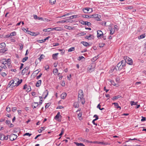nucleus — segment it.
Segmentation results:
<instances>
[{"label": "nucleus", "instance_id": "nucleus-2", "mask_svg": "<svg viewBox=\"0 0 146 146\" xmlns=\"http://www.w3.org/2000/svg\"><path fill=\"white\" fill-rule=\"evenodd\" d=\"M124 58L125 59V60L126 61V62L128 64L130 65L132 64L133 60L131 58L127 56L124 57Z\"/></svg>", "mask_w": 146, "mask_h": 146}, {"label": "nucleus", "instance_id": "nucleus-63", "mask_svg": "<svg viewBox=\"0 0 146 146\" xmlns=\"http://www.w3.org/2000/svg\"><path fill=\"white\" fill-rule=\"evenodd\" d=\"M17 110V108L16 107L13 108H12V111L14 112L16 111Z\"/></svg>", "mask_w": 146, "mask_h": 146}, {"label": "nucleus", "instance_id": "nucleus-40", "mask_svg": "<svg viewBox=\"0 0 146 146\" xmlns=\"http://www.w3.org/2000/svg\"><path fill=\"white\" fill-rule=\"evenodd\" d=\"M9 106H7L6 108V110L8 112H9L11 111V109L10 107H9Z\"/></svg>", "mask_w": 146, "mask_h": 146}, {"label": "nucleus", "instance_id": "nucleus-59", "mask_svg": "<svg viewBox=\"0 0 146 146\" xmlns=\"http://www.w3.org/2000/svg\"><path fill=\"white\" fill-rule=\"evenodd\" d=\"M77 146H80L81 143H78L76 142H74V143Z\"/></svg>", "mask_w": 146, "mask_h": 146}, {"label": "nucleus", "instance_id": "nucleus-22", "mask_svg": "<svg viewBox=\"0 0 146 146\" xmlns=\"http://www.w3.org/2000/svg\"><path fill=\"white\" fill-rule=\"evenodd\" d=\"M7 50V48L0 49V53H4Z\"/></svg>", "mask_w": 146, "mask_h": 146}, {"label": "nucleus", "instance_id": "nucleus-16", "mask_svg": "<svg viewBox=\"0 0 146 146\" xmlns=\"http://www.w3.org/2000/svg\"><path fill=\"white\" fill-rule=\"evenodd\" d=\"M48 91L47 90H46L43 93L42 96H43L44 95H45V96L44 97V99H45L47 96L48 95Z\"/></svg>", "mask_w": 146, "mask_h": 146}, {"label": "nucleus", "instance_id": "nucleus-49", "mask_svg": "<svg viewBox=\"0 0 146 146\" xmlns=\"http://www.w3.org/2000/svg\"><path fill=\"white\" fill-rule=\"evenodd\" d=\"M93 117L96 118V119H94V120H97L98 119V117L97 115H94Z\"/></svg>", "mask_w": 146, "mask_h": 146}, {"label": "nucleus", "instance_id": "nucleus-17", "mask_svg": "<svg viewBox=\"0 0 146 146\" xmlns=\"http://www.w3.org/2000/svg\"><path fill=\"white\" fill-rule=\"evenodd\" d=\"M100 16V15L97 14H94V18L97 21H100V19L99 18L98 16Z\"/></svg>", "mask_w": 146, "mask_h": 146}, {"label": "nucleus", "instance_id": "nucleus-10", "mask_svg": "<svg viewBox=\"0 0 146 146\" xmlns=\"http://www.w3.org/2000/svg\"><path fill=\"white\" fill-rule=\"evenodd\" d=\"M15 82V81L14 80H11L8 84L9 85V87L11 86V88H13V87H14V83Z\"/></svg>", "mask_w": 146, "mask_h": 146}, {"label": "nucleus", "instance_id": "nucleus-48", "mask_svg": "<svg viewBox=\"0 0 146 146\" xmlns=\"http://www.w3.org/2000/svg\"><path fill=\"white\" fill-rule=\"evenodd\" d=\"M85 59V58L83 56H80L79 57H78V60H82V59Z\"/></svg>", "mask_w": 146, "mask_h": 146}, {"label": "nucleus", "instance_id": "nucleus-5", "mask_svg": "<svg viewBox=\"0 0 146 146\" xmlns=\"http://www.w3.org/2000/svg\"><path fill=\"white\" fill-rule=\"evenodd\" d=\"M82 10L84 13H88V12H90V13L92 12V9L88 7H86L83 9Z\"/></svg>", "mask_w": 146, "mask_h": 146}, {"label": "nucleus", "instance_id": "nucleus-54", "mask_svg": "<svg viewBox=\"0 0 146 146\" xmlns=\"http://www.w3.org/2000/svg\"><path fill=\"white\" fill-rule=\"evenodd\" d=\"M42 75V73H40V74L38 76H37V77H36V79H37L38 80V79Z\"/></svg>", "mask_w": 146, "mask_h": 146}, {"label": "nucleus", "instance_id": "nucleus-41", "mask_svg": "<svg viewBox=\"0 0 146 146\" xmlns=\"http://www.w3.org/2000/svg\"><path fill=\"white\" fill-rule=\"evenodd\" d=\"M19 46H20L19 50H22L23 48V45L21 43H20L19 44Z\"/></svg>", "mask_w": 146, "mask_h": 146}, {"label": "nucleus", "instance_id": "nucleus-25", "mask_svg": "<svg viewBox=\"0 0 146 146\" xmlns=\"http://www.w3.org/2000/svg\"><path fill=\"white\" fill-rule=\"evenodd\" d=\"M5 135L2 133H0V139L1 140H5Z\"/></svg>", "mask_w": 146, "mask_h": 146}, {"label": "nucleus", "instance_id": "nucleus-30", "mask_svg": "<svg viewBox=\"0 0 146 146\" xmlns=\"http://www.w3.org/2000/svg\"><path fill=\"white\" fill-rule=\"evenodd\" d=\"M51 30V28H48L47 29H44L43 31L44 32H50Z\"/></svg>", "mask_w": 146, "mask_h": 146}, {"label": "nucleus", "instance_id": "nucleus-45", "mask_svg": "<svg viewBox=\"0 0 146 146\" xmlns=\"http://www.w3.org/2000/svg\"><path fill=\"white\" fill-rule=\"evenodd\" d=\"M110 34L111 35H113L114 32V31H113L112 28H111L110 30Z\"/></svg>", "mask_w": 146, "mask_h": 146}, {"label": "nucleus", "instance_id": "nucleus-34", "mask_svg": "<svg viewBox=\"0 0 146 146\" xmlns=\"http://www.w3.org/2000/svg\"><path fill=\"white\" fill-rule=\"evenodd\" d=\"M75 50V48L74 47H72L69 49L68 50V52H72L73 51Z\"/></svg>", "mask_w": 146, "mask_h": 146}, {"label": "nucleus", "instance_id": "nucleus-1", "mask_svg": "<svg viewBox=\"0 0 146 146\" xmlns=\"http://www.w3.org/2000/svg\"><path fill=\"white\" fill-rule=\"evenodd\" d=\"M126 61L125 60H122L119 63L117 66H114L112 67L113 69V71L115 69L116 71H119L121 70L125 65Z\"/></svg>", "mask_w": 146, "mask_h": 146}, {"label": "nucleus", "instance_id": "nucleus-56", "mask_svg": "<svg viewBox=\"0 0 146 146\" xmlns=\"http://www.w3.org/2000/svg\"><path fill=\"white\" fill-rule=\"evenodd\" d=\"M110 82H111V84L114 86H115L116 84H115L114 81L113 80H111L110 81Z\"/></svg>", "mask_w": 146, "mask_h": 146}, {"label": "nucleus", "instance_id": "nucleus-36", "mask_svg": "<svg viewBox=\"0 0 146 146\" xmlns=\"http://www.w3.org/2000/svg\"><path fill=\"white\" fill-rule=\"evenodd\" d=\"M137 102H135L134 101H131V106H133V105H137Z\"/></svg>", "mask_w": 146, "mask_h": 146}, {"label": "nucleus", "instance_id": "nucleus-35", "mask_svg": "<svg viewBox=\"0 0 146 146\" xmlns=\"http://www.w3.org/2000/svg\"><path fill=\"white\" fill-rule=\"evenodd\" d=\"M145 34H144L142 35H140L139 36V39L141 38H143L145 37Z\"/></svg>", "mask_w": 146, "mask_h": 146}, {"label": "nucleus", "instance_id": "nucleus-37", "mask_svg": "<svg viewBox=\"0 0 146 146\" xmlns=\"http://www.w3.org/2000/svg\"><path fill=\"white\" fill-rule=\"evenodd\" d=\"M77 16L78 15H72L70 16L69 17V18L71 19H73L74 18H76L77 17Z\"/></svg>", "mask_w": 146, "mask_h": 146}, {"label": "nucleus", "instance_id": "nucleus-20", "mask_svg": "<svg viewBox=\"0 0 146 146\" xmlns=\"http://www.w3.org/2000/svg\"><path fill=\"white\" fill-rule=\"evenodd\" d=\"M58 54V53H56L54 54H53L52 55V57L53 59L56 60L57 59V56Z\"/></svg>", "mask_w": 146, "mask_h": 146}, {"label": "nucleus", "instance_id": "nucleus-28", "mask_svg": "<svg viewBox=\"0 0 146 146\" xmlns=\"http://www.w3.org/2000/svg\"><path fill=\"white\" fill-rule=\"evenodd\" d=\"M113 104L116 107V108H119L120 109H121V107L119 106L118 103H114Z\"/></svg>", "mask_w": 146, "mask_h": 146}, {"label": "nucleus", "instance_id": "nucleus-11", "mask_svg": "<svg viewBox=\"0 0 146 146\" xmlns=\"http://www.w3.org/2000/svg\"><path fill=\"white\" fill-rule=\"evenodd\" d=\"M18 81H16V82L14 83L15 86H18L22 82L23 80L22 79L19 80L18 78L17 79Z\"/></svg>", "mask_w": 146, "mask_h": 146}, {"label": "nucleus", "instance_id": "nucleus-43", "mask_svg": "<svg viewBox=\"0 0 146 146\" xmlns=\"http://www.w3.org/2000/svg\"><path fill=\"white\" fill-rule=\"evenodd\" d=\"M56 0H50V3L52 4H54L56 2Z\"/></svg>", "mask_w": 146, "mask_h": 146}, {"label": "nucleus", "instance_id": "nucleus-38", "mask_svg": "<svg viewBox=\"0 0 146 146\" xmlns=\"http://www.w3.org/2000/svg\"><path fill=\"white\" fill-rule=\"evenodd\" d=\"M45 57V56L43 54H42L40 56L39 58H38V59L40 60L41 61V60L44 58Z\"/></svg>", "mask_w": 146, "mask_h": 146}, {"label": "nucleus", "instance_id": "nucleus-15", "mask_svg": "<svg viewBox=\"0 0 146 146\" xmlns=\"http://www.w3.org/2000/svg\"><path fill=\"white\" fill-rule=\"evenodd\" d=\"M34 18L35 19H38V20H41L43 21V18L42 17H38L36 15H33Z\"/></svg>", "mask_w": 146, "mask_h": 146}, {"label": "nucleus", "instance_id": "nucleus-50", "mask_svg": "<svg viewBox=\"0 0 146 146\" xmlns=\"http://www.w3.org/2000/svg\"><path fill=\"white\" fill-rule=\"evenodd\" d=\"M61 85L62 86H64L65 84V82L64 81H61Z\"/></svg>", "mask_w": 146, "mask_h": 146}, {"label": "nucleus", "instance_id": "nucleus-18", "mask_svg": "<svg viewBox=\"0 0 146 146\" xmlns=\"http://www.w3.org/2000/svg\"><path fill=\"white\" fill-rule=\"evenodd\" d=\"M6 44L5 42H2L0 44V48H5Z\"/></svg>", "mask_w": 146, "mask_h": 146}, {"label": "nucleus", "instance_id": "nucleus-62", "mask_svg": "<svg viewBox=\"0 0 146 146\" xmlns=\"http://www.w3.org/2000/svg\"><path fill=\"white\" fill-rule=\"evenodd\" d=\"M3 61L2 63V64H3V65H6V64H7V63H8L7 61Z\"/></svg>", "mask_w": 146, "mask_h": 146}, {"label": "nucleus", "instance_id": "nucleus-32", "mask_svg": "<svg viewBox=\"0 0 146 146\" xmlns=\"http://www.w3.org/2000/svg\"><path fill=\"white\" fill-rule=\"evenodd\" d=\"M28 59V57L27 56H26L25 58H24L22 61L23 62H24L25 61H27Z\"/></svg>", "mask_w": 146, "mask_h": 146}, {"label": "nucleus", "instance_id": "nucleus-44", "mask_svg": "<svg viewBox=\"0 0 146 146\" xmlns=\"http://www.w3.org/2000/svg\"><path fill=\"white\" fill-rule=\"evenodd\" d=\"M51 103H49L46 104V105L45 106V108L46 109L48 108L50 105Z\"/></svg>", "mask_w": 146, "mask_h": 146}, {"label": "nucleus", "instance_id": "nucleus-26", "mask_svg": "<svg viewBox=\"0 0 146 146\" xmlns=\"http://www.w3.org/2000/svg\"><path fill=\"white\" fill-rule=\"evenodd\" d=\"M88 71L90 72H91L94 71V70L95 68L94 67H93L92 66H91V67L89 68L88 67Z\"/></svg>", "mask_w": 146, "mask_h": 146}, {"label": "nucleus", "instance_id": "nucleus-6", "mask_svg": "<svg viewBox=\"0 0 146 146\" xmlns=\"http://www.w3.org/2000/svg\"><path fill=\"white\" fill-rule=\"evenodd\" d=\"M80 22L81 24L83 25H87L89 27H90L91 25V23L88 21H84L82 20H81Z\"/></svg>", "mask_w": 146, "mask_h": 146}, {"label": "nucleus", "instance_id": "nucleus-58", "mask_svg": "<svg viewBox=\"0 0 146 146\" xmlns=\"http://www.w3.org/2000/svg\"><path fill=\"white\" fill-rule=\"evenodd\" d=\"M1 75L3 77L7 75V74L5 72H1Z\"/></svg>", "mask_w": 146, "mask_h": 146}, {"label": "nucleus", "instance_id": "nucleus-47", "mask_svg": "<svg viewBox=\"0 0 146 146\" xmlns=\"http://www.w3.org/2000/svg\"><path fill=\"white\" fill-rule=\"evenodd\" d=\"M53 73H57L58 72V70L57 68H55L54 69L53 71Z\"/></svg>", "mask_w": 146, "mask_h": 146}, {"label": "nucleus", "instance_id": "nucleus-12", "mask_svg": "<svg viewBox=\"0 0 146 146\" xmlns=\"http://www.w3.org/2000/svg\"><path fill=\"white\" fill-rule=\"evenodd\" d=\"M38 103L37 102H35L32 104V106L33 109L34 108H36L37 107H38Z\"/></svg>", "mask_w": 146, "mask_h": 146}, {"label": "nucleus", "instance_id": "nucleus-53", "mask_svg": "<svg viewBox=\"0 0 146 146\" xmlns=\"http://www.w3.org/2000/svg\"><path fill=\"white\" fill-rule=\"evenodd\" d=\"M31 135H32L31 134H30L29 133H25L23 135V136H25L26 135H28V136H31Z\"/></svg>", "mask_w": 146, "mask_h": 146}, {"label": "nucleus", "instance_id": "nucleus-13", "mask_svg": "<svg viewBox=\"0 0 146 146\" xmlns=\"http://www.w3.org/2000/svg\"><path fill=\"white\" fill-rule=\"evenodd\" d=\"M29 68L27 66L25 68L22 70L21 72L22 75H24L25 73L27 72L28 71V70L29 69Z\"/></svg>", "mask_w": 146, "mask_h": 146}, {"label": "nucleus", "instance_id": "nucleus-31", "mask_svg": "<svg viewBox=\"0 0 146 146\" xmlns=\"http://www.w3.org/2000/svg\"><path fill=\"white\" fill-rule=\"evenodd\" d=\"M82 17H83L84 18H90V15H88L83 14V15H82Z\"/></svg>", "mask_w": 146, "mask_h": 146}, {"label": "nucleus", "instance_id": "nucleus-39", "mask_svg": "<svg viewBox=\"0 0 146 146\" xmlns=\"http://www.w3.org/2000/svg\"><path fill=\"white\" fill-rule=\"evenodd\" d=\"M64 128H62V129L61 133L59 135V136H61V135H62V134H63V133H64Z\"/></svg>", "mask_w": 146, "mask_h": 146}, {"label": "nucleus", "instance_id": "nucleus-46", "mask_svg": "<svg viewBox=\"0 0 146 146\" xmlns=\"http://www.w3.org/2000/svg\"><path fill=\"white\" fill-rule=\"evenodd\" d=\"M58 76L59 77V79L60 80H61L62 78L63 77L62 76L60 73L58 74Z\"/></svg>", "mask_w": 146, "mask_h": 146}, {"label": "nucleus", "instance_id": "nucleus-9", "mask_svg": "<svg viewBox=\"0 0 146 146\" xmlns=\"http://www.w3.org/2000/svg\"><path fill=\"white\" fill-rule=\"evenodd\" d=\"M97 37L99 38V37H100L101 36L103 35V33L101 31L98 30L97 31Z\"/></svg>", "mask_w": 146, "mask_h": 146}, {"label": "nucleus", "instance_id": "nucleus-14", "mask_svg": "<svg viewBox=\"0 0 146 146\" xmlns=\"http://www.w3.org/2000/svg\"><path fill=\"white\" fill-rule=\"evenodd\" d=\"M28 33L30 34V35L32 36H36L39 34V33H35L31 32L30 31H28Z\"/></svg>", "mask_w": 146, "mask_h": 146}, {"label": "nucleus", "instance_id": "nucleus-42", "mask_svg": "<svg viewBox=\"0 0 146 146\" xmlns=\"http://www.w3.org/2000/svg\"><path fill=\"white\" fill-rule=\"evenodd\" d=\"M94 143H97L98 144H103L104 143L102 142H99V141H94L93 142Z\"/></svg>", "mask_w": 146, "mask_h": 146}, {"label": "nucleus", "instance_id": "nucleus-7", "mask_svg": "<svg viewBox=\"0 0 146 146\" xmlns=\"http://www.w3.org/2000/svg\"><path fill=\"white\" fill-rule=\"evenodd\" d=\"M23 89L24 90H26V91L27 92H30L31 90V86H29L27 87V85L26 84H25L24 85Z\"/></svg>", "mask_w": 146, "mask_h": 146}, {"label": "nucleus", "instance_id": "nucleus-61", "mask_svg": "<svg viewBox=\"0 0 146 146\" xmlns=\"http://www.w3.org/2000/svg\"><path fill=\"white\" fill-rule=\"evenodd\" d=\"M82 115V113H79L78 114V118H80L81 117Z\"/></svg>", "mask_w": 146, "mask_h": 146}, {"label": "nucleus", "instance_id": "nucleus-24", "mask_svg": "<svg viewBox=\"0 0 146 146\" xmlns=\"http://www.w3.org/2000/svg\"><path fill=\"white\" fill-rule=\"evenodd\" d=\"M73 106L75 108H78L79 107V105L78 102H75L73 105Z\"/></svg>", "mask_w": 146, "mask_h": 146}, {"label": "nucleus", "instance_id": "nucleus-23", "mask_svg": "<svg viewBox=\"0 0 146 146\" xmlns=\"http://www.w3.org/2000/svg\"><path fill=\"white\" fill-rule=\"evenodd\" d=\"M67 95V94L66 93H63L61 95V98L62 99H64L66 97Z\"/></svg>", "mask_w": 146, "mask_h": 146}, {"label": "nucleus", "instance_id": "nucleus-8", "mask_svg": "<svg viewBox=\"0 0 146 146\" xmlns=\"http://www.w3.org/2000/svg\"><path fill=\"white\" fill-rule=\"evenodd\" d=\"M83 97V92L82 90H80L78 93V99L82 98Z\"/></svg>", "mask_w": 146, "mask_h": 146}, {"label": "nucleus", "instance_id": "nucleus-33", "mask_svg": "<svg viewBox=\"0 0 146 146\" xmlns=\"http://www.w3.org/2000/svg\"><path fill=\"white\" fill-rule=\"evenodd\" d=\"M80 100L81 101V103L82 105H84L85 103V101L84 98H80Z\"/></svg>", "mask_w": 146, "mask_h": 146}, {"label": "nucleus", "instance_id": "nucleus-60", "mask_svg": "<svg viewBox=\"0 0 146 146\" xmlns=\"http://www.w3.org/2000/svg\"><path fill=\"white\" fill-rule=\"evenodd\" d=\"M142 118L141 120V121H144L146 120V117L142 116Z\"/></svg>", "mask_w": 146, "mask_h": 146}, {"label": "nucleus", "instance_id": "nucleus-52", "mask_svg": "<svg viewBox=\"0 0 146 146\" xmlns=\"http://www.w3.org/2000/svg\"><path fill=\"white\" fill-rule=\"evenodd\" d=\"M16 33L15 32H13L11 33L10 34L11 36H15L16 35Z\"/></svg>", "mask_w": 146, "mask_h": 146}, {"label": "nucleus", "instance_id": "nucleus-3", "mask_svg": "<svg viewBox=\"0 0 146 146\" xmlns=\"http://www.w3.org/2000/svg\"><path fill=\"white\" fill-rule=\"evenodd\" d=\"M17 137L16 135L12 133L9 136V138L10 139L13 141L16 139Z\"/></svg>", "mask_w": 146, "mask_h": 146}, {"label": "nucleus", "instance_id": "nucleus-27", "mask_svg": "<svg viewBox=\"0 0 146 146\" xmlns=\"http://www.w3.org/2000/svg\"><path fill=\"white\" fill-rule=\"evenodd\" d=\"M81 43L83 44L85 46H87L88 45H90V44H88V42H84V41H82L81 42Z\"/></svg>", "mask_w": 146, "mask_h": 146}, {"label": "nucleus", "instance_id": "nucleus-29", "mask_svg": "<svg viewBox=\"0 0 146 146\" xmlns=\"http://www.w3.org/2000/svg\"><path fill=\"white\" fill-rule=\"evenodd\" d=\"M65 28L67 29H69V30H72L73 29V28L72 27H70V26H67V25H65L64 27Z\"/></svg>", "mask_w": 146, "mask_h": 146}, {"label": "nucleus", "instance_id": "nucleus-51", "mask_svg": "<svg viewBox=\"0 0 146 146\" xmlns=\"http://www.w3.org/2000/svg\"><path fill=\"white\" fill-rule=\"evenodd\" d=\"M93 37L94 36H93V35H90L89 36H88V38H89V39H91L93 38Z\"/></svg>", "mask_w": 146, "mask_h": 146}, {"label": "nucleus", "instance_id": "nucleus-64", "mask_svg": "<svg viewBox=\"0 0 146 146\" xmlns=\"http://www.w3.org/2000/svg\"><path fill=\"white\" fill-rule=\"evenodd\" d=\"M114 29H116L117 31L119 29V28H118V27L117 25H115L114 26Z\"/></svg>", "mask_w": 146, "mask_h": 146}, {"label": "nucleus", "instance_id": "nucleus-55", "mask_svg": "<svg viewBox=\"0 0 146 146\" xmlns=\"http://www.w3.org/2000/svg\"><path fill=\"white\" fill-rule=\"evenodd\" d=\"M60 52L61 54L62 55L64 53V49H62L61 50H60Z\"/></svg>", "mask_w": 146, "mask_h": 146}, {"label": "nucleus", "instance_id": "nucleus-57", "mask_svg": "<svg viewBox=\"0 0 146 146\" xmlns=\"http://www.w3.org/2000/svg\"><path fill=\"white\" fill-rule=\"evenodd\" d=\"M106 22H101L100 23L102 25L106 26Z\"/></svg>", "mask_w": 146, "mask_h": 146}, {"label": "nucleus", "instance_id": "nucleus-4", "mask_svg": "<svg viewBox=\"0 0 146 146\" xmlns=\"http://www.w3.org/2000/svg\"><path fill=\"white\" fill-rule=\"evenodd\" d=\"M60 117H61L62 116L60 115V113L59 112H58L56 115L55 116L54 119L57 121L60 122L61 121V119L59 118Z\"/></svg>", "mask_w": 146, "mask_h": 146}, {"label": "nucleus", "instance_id": "nucleus-21", "mask_svg": "<svg viewBox=\"0 0 146 146\" xmlns=\"http://www.w3.org/2000/svg\"><path fill=\"white\" fill-rule=\"evenodd\" d=\"M55 30L56 31H61V28L59 27H55V28H51V30Z\"/></svg>", "mask_w": 146, "mask_h": 146}, {"label": "nucleus", "instance_id": "nucleus-19", "mask_svg": "<svg viewBox=\"0 0 146 146\" xmlns=\"http://www.w3.org/2000/svg\"><path fill=\"white\" fill-rule=\"evenodd\" d=\"M42 81L41 80H38L36 82V87H39L41 85Z\"/></svg>", "mask_w": 146, "mask_h": 146}]
</instances>
